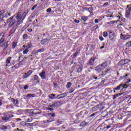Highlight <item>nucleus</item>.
I'll use <instances>...</instances> for the list:
<instances>
[{"label":"nucleus","mask_w":131,"mask_h":131,"mask_svg":"<svg viewBox=\"0 0 131 131\" xmlns=\"http://www.w3.org/2000/svg\"><path fill=\"white\" fill-rule=\"evenodd\" d=\"M36 7H37V5H35L34 6H33L31 9L32 11H33V10H34Z\"/></svg>","instance_id":"603ef678"},{"label":"nucleus","mask_w":131,"mask_h":131,"mask_svg":"<svg viewBox=\"0 0 131 131\" xmlns=\"http://www.w3.org/2000/svg\"><path fill=\"white\" fill-rule=\"evenodd\" d=\"M98 112H97L93 114H92L91 116H90V117H95V115H97L98 114Z\"/></svg>","instance_id":"37998d69"},{"label":"nucleus","mask_w":131,"mask_h":131,"mask_svg":"<svg viewBox=\"0 0 131 131\" xmlns=\"http://www.w3.org/2000/svg\"><path fill=\"white\" fill-rule=\"evenodd\" d=\"M34 80H38V76L36 75L33 76Z\"/></svg>","instance_id":"72a5a7b5"},{"label":"nucleus","mask_w":131,"mask_h":131,"mask_svg":"<svg viewBox=\"0 0 131 131\" xmlns=\"http://www.w3.org/2000/svg\"><path fill=\"white\" fill-rule=\"evenodd\" d=\"M6 11L5 10H1L0 11V18H4L6 17V15L5 14Z\"/></svg>","instance_id":"9d476101"},{"label":"nucleus","mask_w":131,"mask_h":131,"mask_svg":"<svg viewBox=\"0 0 131 131\" xmlns=\"http://www.w3.org/2000/svg\"><path fill=\"white\" fill-rule=\"evenodd\" d=\"M29 76H30V74L28 75L26 73H25L24 75V78H28V77H29Z\"/></svg>","instance_id":"79ce46f5"},{"label":"nucleus","mask_w":131,"mask_h":131,"mask_svg":"<svg viewBox=\"0 0 131 131\" xmlns=\"http://www.w3.org/2000/svg\"><path fill=\"white\" fill-rule=\"evenodd\" d=\"M4 41H5V36L0 34V45H2Z\"/></svg>","instance_id":"9b49d317"},{"label":"nucleus","mask_w":131,"mask_h":131,"mask_svg":"<svg viewBox=\"0 0 131 131\" xmlns=\"http://www.w3.org/2000/svg\"><path fill=\"white\" fill-rule=\"evenodd\" d=\"M11 59H12L11 57H8L6 60V63L9 64L10 63Z\"/></svg>","instance_id":"c85d7f7f"},{"label":"nucleus","mask_w":131,"mask_h":131,"mask_svg":"<svg viewBox=\"0 0 131 131\" xmlns=\"http://www.w3.org/2000/svg\"><path fill=\"white\" fill-rule=\"evenodd\" d=\"M85 125H88V123L85 121L82 122L80 124V126H85Z\"/></svg>","instance_id":"5701e85b"},{"label":"nucleus","mask_w":131,"mask_h":131,"mask_svg":"<svg viewBox=\"0 0 131 131\" xmlns=\"http://www.w3.org/2000/svg\"><path fill=\"white\" fill-rule=\"evenodd\" d=\"M87 10H88V11H89V12H90V14H92V13H93V8H87Z\"/></svg>","instance_id":"f704fd0d"},{"label":"nucleus","mask_w":131,"mask_h":131,"mask_svg":"<svg viewBox=\"0 0 131 131\" xmlns=\"http://www.w3.org/2000/svg\"><path fill=\"white\" fill-rule=\"evenodd\" d=\"M125 46H126V47H131V40L125 43Z\"/></svg>","instance_id":"cd10ccee"},{"label":"nucleus","mask_w":131,"mask_h":131,"mask_svg":"<svg viewBox=\"0 0 131 131\" xmlns=\"http://www.w3.org/2000/svg\"><path fill=\"white\" fill-rule=\"evenodd\" d=\"M129 6H127V10L130 13L131 12V7H129ZM129 7V8H128Z\"/></svg>","instance_id":"a18cd8bd"},{"label":"nucleus","mask_w":131,"mask_h":131,"mask_svg":"<svg viewBox=\"0 0 131 131\" xmlns=\"http://www.w3.org/2000/svg\"><path fill=\"white\" fill-rule=\"evenodd\" d=\"M102 35L104 37H107L108 36V33L107 32H104Z\"/></svg>","instance_id":"2f4dec72"},{"label":"nucleus","mask_w":131,"mask_h":131,"mask_svg":"<svg viewBox=\"0 0 131 131\" xmlns=\"http://www.w3.org/2000/svg\"><path fill=\"white\" fill-rule=\"evenodd\" d=\"M60 103H61V101L55 102L54 103H53L54 107H58V105H59V104H60Z\"/></svg>","instance_id":"bb28decb"},{"label":"nucleus","mask_w":131,"mask_h":131,"mask_svg":"<svg viewBox=\"0 0 131 131\" xmlns=\"http://www.w3.org/2000/svg\"><path fill=\"white\" fill-rule=\"evenodd\" d=\"M46 11L47 12V13H51V12H52V9H51V8H48Z\"/></svg>","instance_id":"de8ad7c7"},{"label":"nucleus","mask_w":131,"mask_h":131,"mask_svg":"<svg viewBox=\"0 0 131 131\" xmlns=\"http://www.w3.org/2000/svg\"><path fill=\"white\" fill-rule=\"evenodd\" d=\"M109 38L111 40H112V41H114V40H115V34H109Z\"/></svg>","instance_id":"6e6552de"},{"label":"nucleus","mask_w":131,"mask_h":131,"mask_svg":"<svg viewBox=\"0 0 131 131\" xmlns=\"http://www.w3.org/2000/svg\"><path fill=\"white\" fill-rule=\"evenodd\" d=\"M38 50H37V51H33V54H34V55H38Z\"/></svg>","instance_id":"c03bdc74"},{"label":"nucleus","mask_w":131,"mask_h":131,"mask_svg":"<svg viewBox=\"0 0 131 131\" xmlns=\"http://www.w3.org/2000/svg\"><path fill=\"white\" fill-rule=\"evenodd\" d=\"M60 96H61V95H57V96L55 97V98H56V99H63V97H62V96H60Z\"/></svg>","instance_id":"09e8293b"},{"label":"nucleus","mask_w":131,"mask_h":131,"mask_svg":"<svg viewBox=\"0 0 131 131\" xmlns=\"http://www.w3.org/2000/svg\"><path fill=\"white\" fill-rule=\"evenodd\" d=\"M49 97L51 100H55V99H56V95L54 94H50Z\"/></svg>","instance_id":"ddd939ff"},{"label":"nucleus","mask_w":131,"mask_h":131,"mask_svg":"<svg viewBox=\"0 0 131 131\" xmlns=\"http://www.w3.org/2000/svg\"><path fill=\"white\" fill-rule=\"evenodd\" d=\"M57 124H58V125H60V124H62V121L58 120L57 121Z\"/></svg>","instance_id":"5fc2aeb1"},{"label":"nucleus","mask_w":131,"mask_h":131,"mask_svg":"<svg viewBox=\"0 0 131 131\" xmlns=\"http://www.w3.org/2000/svg\"><path fill=\"white\" fill-rule=\"evenodd\" d=\"M41 79H47V74H46V71L42 70L41 73L39 74Z\"/></svg>","instance_id":"20e7f679"},{"label":"nucleus","mask_w":131,"mask_h":131,"mask_svg":"<svg viewBox=\"0 0 131 131\" xmlns=\"http://www.w3.org/2000/svg\"><path fill=\"white\" fill-rule=\"evenodd\" d=\"M12 117H13V115H8L7 117H3L2 118V120H5L6 121H10L11 118H12Z\"/></svg>","instance_id":"423d86ee"},{"label":"nucleus","mask_w":131,"mask_h":131,"mask_svg":"<svg viewBox=\"0 0 131 131\" xmlns=\"http://www.w3.org/2000/svg\"><path fill=\"white\" fill-rule=\"evenodd\" d=\"M32 114H33L34 115H35V114H38V112H37V110H34L32 112Z\"/></svg>","instance_id":"c756f323"},{"label":"nucleus","mask_w":131,"mask_h":131,"mask_svg":"<svg viewBox=\"0 0 131 131\" xmlns=\"http://www.w3.org/2000/svg\"><path fill=\"white\" fill-rule=\"evenodd\" d=\"M29 52V49L26 48L24 50L23 54L24 55H27V53H28Z\"/></svg>","instance_id":"a878e982"},{"label":"nucleus","mask_w":131,"mask_h":131,"mask_svg":"<svg viewBox=\"0 0 131 131\" xmlns=\"http://www.w3.org/2000/svg\"><path fill=\"white\" fill-rule=\"evenodd\" d=\"M48 116H50V117L51 116L52 117H55V116H56L55 115V113H53V114L49 113Z\"/></svg>","instance_id":"4c0bfd02"},{"label":"nucleus","mask_w":131,"mask_h":131,"mask_svg":"<svg viewBox=\"0 0 131 131\" xmlns=\"http://www.w3.org/2000/svg\"><path fill=\"white\" fill-rule=\"evenodd\" d=\"M130 15V12H129V11L126 9V12H125V17H126V18H129Z\"/></svg>","instance_id":"dca6fc26"},{"label":"nucleus","mask_w":131,"mask_h":131,"mask_svg":"<svg viewBox=\"0 0 131 131\" xmlns=\"http://www.w3.org/2000/svg\"><path fill=\"white\" fill-rule=\"evenodd\" d=\"M37 51H38V53H41L42 52H45V49L42 48V49L38 50Z\"/></svg>","instance_id":"58836bf2"},{"label":"nucleus","mask_w":131,"mask_h":131,"mask_svg":"<svg viewBox=\"0 0 131 131\" xmlns=\"http://www.w3.org/2000/svg\"><path fill=\"white\" fill-rule=\"evenodd\" d=\"M77 72H81L82 71V68L80 67V65H77Z\"/></svg>","instance_id":"2eb2a0df"},{"label":"nucleus","mask_w":131,"mask_h":131,"mask_svg":"<svg viewBox=\"0 0 131 131\" xmlns=\"http://www.w3.org/2000/svg\"><path fill=\"white\" fill-rule=\"evenodd\" d=\"M28 31H29V32H32V29H31V28L28 29Z\"/></svg>","instance_id":"680f3d73"},{"label":"nucleus","mask_w":131,"mask_h":131,"mask_svg":"<svg viewBox=\"0 0 131 131\" xmlns=\"http://www.w3.org/2000/svg\"><path fill=\"white\" fill-rule=\"evenodd\" d=\"M31 47H32V43H29L27 46H25L24 45V48L25 49H28V50H29V49H30V48H31Z\"/></svg>","instance_id":"f3484780"},{"label":"nucleus","mask_w":131,"mask_h":131,"mask_svg":"<svg viewBox=\"0 0 131 131\" xmlns=\"http://www.w3.org/2000/svg\"><path fill=\"white\" fill-rule=\"evenodd\" d=\"M128 38H130V35H124V36L123 38L124 40H126V39H128Z\"/></svg>","instance_id":"a211bd4d"},{"label":"nucleus","mask_w":131,"mask_h":131,"mask_svg":"<svg viewBox=\"0 0 131 131\" xmlns=\"http://www.w3.org/2000/svg\"><path fill=\"white\" fill-rule=\"evenodd\" d=\"M48 40H49L48 38L43 39L41 41V45H45L48 41Z\"/></svg>","instance_id":"393cba45"},{"label":"nucleus","mask_w":131,"mask_h":131,"mask_svg":"<svg viewBox=\"0 0 131 131\" xmlns=\"http://www.w3.org/2000/svg\"><path fill=\"white\" fill-rule=\"evenodd\" d=\"M96 70L97 72L99 73L100 71H102V70H104V69L102 68V66L99 65L96 67Z\"/></svg>","instance_id":"1a4fd4ad"},{"label":"nucleus","mask_w":131,"mask_h":131,"mask_svg":"<svg viewBox=\"0 0 131 131\" xmlns=\"http://www.w3.org/2000/svg\"><path fill=\"white\" fill-rule=\"evenodd\" d=\"M93 28H95V30H97V29L98 28V25L94 26Z\"/></svg>","instance_id":"69168bd1"},{"label":"nucleus","mask_w":131,"mask_h":131,"mask_svg":"<svg viewBox=\"0 0 131 131\" xmlns=\"http://www.w3.org/2000/svg\"><path fill=\"white\" fill-rule=\"evenodd\" d=\"M80 53V52H79V51H76L74 54V57L75 58H76V56H77V55H78V54H79Z\"/></svg>","instance_id":"7c9ffc66"},{"label":"nucleus","mask_w":131,"mask_h":131,"mask_svg":"<svg viewBox=\"0 0 131 131\" xmlns=\"http://www.w3.org/2000/svg\"><path fill=\"white\" fill-rule=\"evenodd\" d=\"M74 123H78V120H75L74 121Z\"/></svg>","instance_id":"338daca9"},{"label":"nucleus","mask_w":131,"mask_h":131,"mask_svg":"<svg viewBox=\"0 0 131 131\" xmlns=\"http://www.w3.org/2000/svg\"><path fill=\"white\" fill-rule=\"evenodd\" d=\"M101 106L102 105L101 104H98L92 107V111H94V112L97 111L99 108H101Z\"/></svg>","instance_id":"0eeeda50"},{"label":"nucleus","mask_w":131,"mask_h":131,"mask_svg":"<svg viewBox=\"0 0 131 131\" xmlns=\"http://www.w3.org/2000/svg\"><path fill=\"white\" fill-rule=\"evenodd\" d=\"M54 120H55V119L54 118H51L46 121V123H49L50 122H52L54 121Z\"/></svg>","instance_id":"412c9836"},{"label":"nucleus","mask_w":131,"mask_h":131,"mask_svg":"<svg viewBox=\"0 0 131 131\" xmlns=\"http://www.w3.org/2000/svg\"><path fill=\"white\" fill-rule=\"evenodd\" d=\"M122 89H127L128 88V85H127L126 84H123Z\"/></svg>","instance_id":"a19ab883"},{"label":"nucleus","mask_w":131,"mask_h":131,"mask_svg":"<svg viewBox=\"0 0 131 131\" xmlns=\"http://www.w3.org/2000/svg\"><path fill=\"white\" fill-rule=\"evenodd\" d=\"M109 70H110V68L107 69L106 70V71H102L101 75H106V74H107V73L108 71H109Z\"/></svg>","instance_id":"b1692460"},{"label":"nucleus","mask_w":131,"mask_h":131,"mask_svg":"<svg viewBox=\"0 0 131 131\" xmlns=\"http://www.w3.org/2000/svg\"><path fill=\"white\" fill-rule=\"evenodd\" d=\"M107 64H108V62L105 61L103 63H102L100 66L103 68V69H105V68H106V67L107 66Z\"/></svg>","instance_id":"f8f14e48"},{"label":"nucleus","mask_w":131,"mask_h":131,"mask_svg":"<svg viewBox=\"0 0 131 131\" xmlns=\"http://www.w3.org/2000/svg\"><path fill=\"white\" fill-rule=\"evenodd\" d=\"M35 94H28L26 95V98H34Z\"/></svg>","instance_id":"4468645a"},{"label":"nucleus","mask_w":131,"mask_h":131,"mask_svg":"<svg viewBox=\"0 0 131 131\" xmlns=\"http://www.w3.org/2000/svg\"><path fill=\"white\" fill-rule=\"evenodd\" d=\"M28 88H29V85H26L24 87V90H27V89H28Z\"/></svg>","instance_id":"864d4df0"},{"label":"nucleus","mask_w":131,"mask_h":131,"mask_svg":"<svg viewBox=\"0 0 131 131\" xmlns=\"http://www.w3.org/2000/svg\"><path fill=\"white\" fill-rule=\"evenodd\" d=\"M14 17H15V15L10 17L7 19V23H10L9 25V27H12V26H13V25H14L15 23H16V20L13 19H14Z\"/></svg>","instance_id":"f03ea898"},{"label":"nucleus","mask_w":131,"mask_h":131,"mask_svg":"<svg viewBox=\"0 0 131 131\" xmlns=\"http://www.w3.org/2000/svg\"><path fill=\"white\" fill-rule=\"evenodd\" d=\"M2 47H4L5 48H6L7 47H9V44H8V42H5L4 44L2 45Z\"/></svg>","instance_id":"473e14b6"},{"label":"nucleus","mask_w":131,"mask_h":131,"mask_svg":"<svg viewBox=\"0 0 131 131\" xmlns=\"http://www.w3.org/2000/svg\"><path fill=\"white\" fill-rule=\"evenodd\" d=\"M95 57H92L90 60H89V62H88V65H94V64L95 63Z\"/></svg>","instance_id":"39448f33"},{"label":"nucleus","mask_w":131,"mask_h":131,"mask_svg":"<svg viewBox=\"0 0 131 131\" xmlns=\"http://www.w3.org/2000/svg\"><path fill=\"white\" fill-rule=\"evenodd\" d=\"M81 19L84 22H86V21L88 20V19H89V17H88V16H82L81 17Z\"/></svg>","instance_id":"aec40b11"},{"label":"nucleus","mask_w":131,"mask_h":131,"mask_svg":"<svg viewBox=\"0 0 131 131\" xmlns=\"http://www.w3.org/2000/svg\"><path fill=\"white\" fill-rule=\"evenodd\" d=\"M95 23L98 24L99 23V19H95L94 20Z\"/></svg>","instance_id":"13d9d810"},{"label":"nucleus","mask_w":131,"mask_h":131,"mask_svg":"<svg viewBox=\"0 0 131 131\" xmlns=\"http://www.w3.org/2000/svg\"><path fill=\"white\" fill-rule=\"evenodd\" d=\"M123 37H124V35L121 34V39H123Z\"/></svg>","instance_id":"052dcab7"},{"label":"nucleus","mask_w":131,"mask_h":131,"mask_svg":"<svg viewBox=\"0 0 131 131\" xmlns=\"http://www.w3.org/2000/svg\"><path fill=\"white\" fill-rule=\"evenodd\" d=\"M73 92H74V89H73V90H70V91H69V93H70V94H72V93H73Z\"/></svg>","instance_id":"0e129e2a"},{"label":"nucleus","mask_w":131,"mask_h":131,"mask_svg":"<svg viewBox=\"0 0 131 131\" xmlns=\"http://www.w3.org/2000/svg\"><path fill=\"white\" fill-rule=\"evenodd\" d=\"M18 103V100L17 99H14L13 100V104L14 105H17Z\"/></svg>","instance_id":"c9c22d12"},{"label":"nucleus","mask_w":131,"mask_h":131,"mask_svg":"<svg viewBox=\"0 0 131 131\" xmlns=\"http://www.w3.org/2000/svg\"><path fill=\"white\" fill-rule=\"evenodd\" d=\"M74 22H75V23H78H78H79L80 21L76 19H74Z\"/></svg>","instance_id":"bf43d9fd"},{"label":"nucleus","mask_w":131,"mask_h":131,"mask_svg":"<svg viewBox=\"0 0 131 131\" xmlns=\"http://www.w3.org/2000/svg\"><path fill=\"white\" fill-rule=\"evenodd\" d=\"M73 92H74V89H73V90H70V91H69V93H70V94H72V93H73Z\"/></svg>","instance_id":"e2e57ef3"},{"label":"nucleus","mask_w":131,"mask_h":131,"mask_svg":"<svg viewBox=\"0 0 131 131\" xmlns=\"http://www.w3.org/2000/svg\"><path fill=\"white\" fill-rule=\"evenodd\" d=\"M16 19L17 20L16 26H19L21 23H23V20L25 19V17H26V15H27V13L24 12L22 14L21 12H18L17 13H16Z\"/></svg>","instance_id":"f257e3e1"},{"label":"nucleus","mask_w":131,"mask_h":131,"mask_svg":"<svg viewBox=\"0 0 131 131\" xmlns=\"http://www.w3.org/2000/svg\"><path fill=\"white\" fill-rule=\"evenodd\" d=\"M131 82V80L129 79L126 82V83H129Z\"/></svg>","instance_id":"774afa93"},{"label":"nucleus","mask_w":131,"mask_h":131,"mask_svg":"<svg viewBox=\"0 0 131 131\" xmlns=\"http://www.w3.org/2000/svg\"><path fill=\"white\" fill-rule=\"evenodd\" d=\"M23 38L24 39H27V34H25L24 35H23Z\"/></svg>","instance_id":"8fccbe9b"},{"label":"nucleus","mask_w":131,"mask_h":131,"mask_svg":"<svg viewBox=\"0 0 131 131\" xmlns=\"http://www.w3.org/2000/svg\"><path fill=\"white\" fill-rule=\"evenodd\" d=\"M20 2H21V0H16L15 2L16 5H19V4H20Z\"/></svg>","instance_id":"3c124183"},{"label":"nucleus","mask_w":131,"mask_h":131,"mask_svg":"<svg viewBox=\"0 0 131 131\" xmlns=\"http://www.w3.org/2000/svg\"><path fill=\"white\" fill-rule=\"evenodd\" d=\"M130 62V60L129 59H122L118 63V66H121L122 67L123 65H125Z\"/></svg>","instance_id":"7ed1b4c3"},{"label":"nucleus","mask_w":131,"mask_h":131,"mask_svg":"<svg viewBox=\"0 0 131 131\" xmlns=\"http://www.w3.org/2000/svg\"><path fill=\"white\" fill-rule=\"evenodd\" d=\"M122 86H123V84L121 83L119 86H118L117 88H116L115 90L116 91H119V90H120V89H121V88H122Z\"/></svg>","instance_id":"6ab92c4d"},{"label":"nucleus","mask_w":131,"mask_h":131,"mask_svg":"<svg viewBox=\"0 0 131 131\" xmlns=\"http://www.w3.org/2000/svg\"><path fill=\"white\" fill-rule=\"evenodd\" d=\"M59 96H62V98H65V97L67 96V93H63V94H60Z\"/></svg>","instance_id":"ea45409f"},{"label":"nucleus","mask_w":131,"mask_h":131,"mask_svg":"<svg viewBox=\"0 0 131 131\" xmlns=\"http://www.w3.org/2000/svg\"><path fill=\"white\" fill-rule=\"evenodd\" d=\"M16 46H17V43H16V42H13L12 45V49H15V48H16Z\"/></svg>","instance_id":"e433bc0d"},{"label":"nucleus","mask_w":131,"mask_h":131,"mask_svg":"<svg viewBox=\"0 0 131 131\" xmlns=\"http://www.w3.org/2000/svg\"><path fill=\"white\" fill-rule=\"evenodd\" d=\"M71 85H72V83L70 82H68L66 85L67 89H70V88L71 87Z\"/></svg>","instance_id":"4be33fe9"},{"label":"nucleus","mask_w":131,"mask_h":131,"mask_svg":"<svg viewBox=\"0 0 131 131\" xmlns=\"http://www.w3.org/2000/svg\"><path fill=\"white\" fill-rule=\"evenodd\" d=\"M107 6H109V3L108 2H106L103 5V7H107Z\"/></svg>","instance_id":"49530a36"},{"label":"nucleus","mask_w":131,"mask_h":131,"mask_svg":"<svg viewBox=\"0 0 131 131\" xmlns=\"http://www.w3.org/2000/svg\"><path fill=\"white\" fill-rule=\"evenodd\" d=\"M117 97H118V94H116L115 95H114V97H113V99L114 100V99H116Z\"/></svg>","instance_id":"4d7b16f0"},{"label":"nucleus","mask_w":131,"mask_h":131,"mask_svg":"<svg viewBox=\"0 0 131 131\" xmlns=\"http://www.w3.org/2000/svg\"><path fill=\"white\" fill-rule=\"evenodd\" d=\"M99 38L100 40H101V41L104 40V38H103V37H102V36H99Z\"/></svg>","instance_id":"6e6d98bb"}]
</instances>
